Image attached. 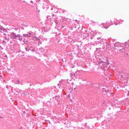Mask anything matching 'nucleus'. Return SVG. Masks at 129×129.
<instances>
[{
  "label": "nucleus",
  "mask_w": 129,
  "mask_h": 129,
  "mask_svg": "<svg viewBox=\"0 0 129 129\" xmlns=\"http://www.w3.org/2000/svg\"><path fill=\"white\" fill-rule=\"evenodd\" d=\"M68 96L71 99V102H72L73 99L74 98L72 94H70Z\"/></svg>",
  "instance_id": "obj_1"
},
{
  "label": "nucleus",
  "mask_w": 129,
  "mask_h": 129,
  "mask_svg": "<svg viewBox=\"0 0 129 129\" xmlns=\"http://www.w3.org/2000/svg\"><path fill=\"white\" fill-rule=\"evenodd\" d=\"M71 75H72V76H73V74H72V73H71Z\"/></svg>",
  "instance_id": "obj_2"
},
{
  "label": "nucleus",
  "mask_w": 129,
  "mask_h": 129,
  "mask_svg": "<svg viewBox=\"0 0 129 129\" xmlns=\"http://www.w3.org/2000/svg\"><path fill=\"white\" fill-rule=\"evenodd\" d=\"M105 28H107V27H105Z\"/></svg>",
  "instance_id": "obj_3"
}]
</instances>
